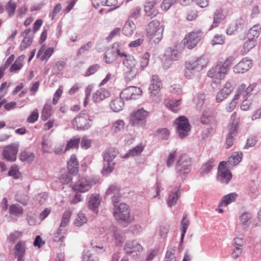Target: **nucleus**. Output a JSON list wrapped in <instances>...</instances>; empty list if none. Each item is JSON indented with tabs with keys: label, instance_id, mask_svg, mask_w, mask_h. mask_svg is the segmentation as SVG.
Listing matches in <instances>:
<instances>
[{
	"label": "nucleus",
	"instance_id": "a211bd4d",
	"mask_svg": "<svg viewBox=\"0 0 261 261\" xmlns=\"http://www.w3.org/2000/svg\"><path fill=\"white\" fill-rule=\"evenodd\" d=\"M200 37L198 33L191 32L186 36L184 40L185 45L189 49L194 48L200 41Z\"/></svg>",
	"mask_w": 261,
	"mask_h": 261
},
{
	"label": "nucleus",
	"instance_id": "bf43d9fd",
	"mask_svg": "<svg viewBox=\"0 0 261 261\" xmlns=\"http://www.w3.org/2000/svg\"><path fill=\"white\" fill-rule=\"evenodd\" d=\"M177 1V0H164L162 4L161 7L164 10H168L173 5L175 4ZM178 2L179 3V0H178Z\"/></svg>",
	"mask_w": 261,
	"mask_h": 261
},
{
	"label": "nucleus",
	"instance_id": "6e6552de",
	"mask_svg": "<svg viewBox=\"0 0 261 261\" xmlns=\"http://www.w3.org/2000/svg\"><path fill=\"white\" fill-rule=\"evenodd\" d=\"M118 46H119L118 42H115L113 44L112 48H116L114 51L116 52L117 56L124 58L123 60V65L127 69L137 68V61L135 59L134 57L130 55L126 54L124 53H121L120 49L117 48Z\"/></svg>",
	"mask_w": 261,
	"mask_h": 261
},
{
	"label": "nucleus",
	"instance_id": "6ab92c4d",
	"mask_svg": "<svg viewBox=\"0 0 261 261\" xmlns=\"http://www.w3.org/2000/svg\"><path fill=\"white\" fill-rule=\"evenodd\" d=\"M3 158L7 161L13 162L16 159V145L7 146L3 151Z\"/></svg>",
	"mask_w": 261,
	"mask_h": 261
},
{
	"label": "nucleus",
	"instance_id": "e433bc0d",
	"mask_svg": "<svg viewBox=\"0 0 261 261\" xmlns=\"http://www.w3.org/2000/svg\"><path fill=\"white\" fill-rule=\"evenodd\" d=\"M214 166V160H209L205 164H203L200 169V175L203 176L208 174Z\"/></svg>",
	"mask_w": 261,
	"mask_h": 261
},
{
	"label": "nucleus",
	"instance_id": "864d4df0",
	"mask_svg": "<svg viewBox=\"0 0 261 261\" xmlns=\"http://www.w3.org/2000/svg\"><path fill=\"white\" fill-rule=\"evenodd\" d=\"M48 198V195L46 193H40L35 196V201L40 204H43Z\"/></svg>",
	"mask_w": 261,
	"mask_h": 261
},
{
	"label": "nucleus",
	"instance_id": "7ed1b4c3",
	"mask_svg": "<svg viewBox=\"0 0 261 261\" xmlns=\"http://www.w3.org/2000/svg\"><path fill=\"white\" fill-rule=\"evenodd\" d=\"M91 119L87 111H82L71 121L73 128L77 130H85L91 126Z\"/></svg>",
	"mask_w": 261,
	"mask_h": 261
},
{
	"label": "nucleus",
	"instance_id": "cd10ccee",
	"mask_svg": "<svg viewBox=\"0 0 261 261\" xmlns=\"http://www.w3.org/2000/svg\"><path fill=\"white\" fill-rule=\"evenodd\" d=\"M124 103L122 96L117 97L114 98L110 104L112 110L114 112H119L122 109Z\"/></svg>",
	"mask_w": 261,
	"mask_h": 261
},
{
	"label": "nucleus",
	"instance_id": "5701e85b",
	"mask_svg": "<svg viewBox=\"0 0 261 261\" xmlns=\"http://www.w3.org/2000/svg\"><path fill=\"white\" fill-rule=\"evenodd\" d=\"M225 18V15L223 13V9L222 8H219L216 10L214 14V21L210 30L217 27L220 23L222 20Z\"/></svg>",
	"mask_w": 261,
	"mask_h": 261
},
{
	"label": "nucleus",
	"instance_id": "3c124183",
	"mask_svg": "<svg viewBox=\"0 0 261 261\" xmlns=\"http://www.w3.org/2000/svg\"><path fill=\"white\" fill-rule=\"evenodd\" d=\"M250 213L245 212L242 214L240 217V220L241 224L244 226H248V222L251 219Z\"/></svg>",
	"mask_w": 261,
	"mask_h": 261
},
{
	"label": "nucleus",
	"instance_id": "774afa93",
	"mask_svg": "<svg viewBox=\"0 0 261 261\" xmlns=\"http://www.w3.org/2000/svg\"><path fill=\"white\" fill-rule=\"evenodd\" d=\"M256 139L254 137H250L247 139L246 143L244 146L245 149H248L249 147L255 146L256 143Z\"/></svg>",
	"mask_w": 261,
	"mask_h": 261
},
{
	"label": "nucleus",
	"instance_id": "1a4fd4ad",
	"mask_svg": "<svg viewBox=\"0 0 261 261\" xmlns=\"http://www.w3.org/2000/svg\"><path fill=\"white\" fill-rule=\"evenodd\" d=\"M115 155L109 150H106L103 154V166L101 173L103 175H108L114 169V163H112L115 159Z\"/></svg>",
	"mask_w": 261,
	"mask_h": 261
},
{
	"label": "nucleus",
	"instance_id": "0eeeda50",
	"mask_svg": "<svg viewBox=\"0 0 261 261\" xmlns=\"http://www.w3.org/2000/svg\"><path fill=\"white\" fill-rule=\"evenodd\" d=\"M113 214L116 219L120 223L122 222L129 223L130 222L131 218L130 214V210L128 206L124 203H121L118 206L115 207Z\"/></svg>",
	"mask_w": 261,
	"mask_h": 261
},
{
	"label": "nucleus",
	"instance_id": "423d86ee",
	"mask_svg": "<svg viewBox=\"0 0 261 261\" xmlns=\"http://www.w3.org/2000/svg\"><path fill=\"white\" fill-rule=\"evenodd\" d=\"M176 125V132L180 138L182 139L189 135L191 130V125L188 118L184 116H180L174 121Z\"/></svg>",
	"mask_w": 261,
	"mask_h": 261
},
{
	"label": "nucleus",
	"instance_id": "e2e57ef3",
	"mask_svg": "<svg viewBox=\"0 0 261 261\" xmlns=\"http://www.w3.org/2000/svg\"><path fill=\"white\" fill-rule=\"evenodd\" d=\"M256 44L255 40L248 39L244 43V48L245 50L249 51L254 47Z\"/></svg>",
	"mask_w": 261,
	"mask_h": 261
},
{
	"label": "nucleus",
	"instance_id": "72a5a7b5",
	"mask_svg": "<svg viewBox=\"0 0 261 261\" xmlns=\"http://www.w3.org/2000/svg\"><path fill=\"white\" fill-rule=\"evenodd\" d=\"M71 214L69 212H65L62 218L61 222L60 223V227L58 230L57 233L60 234L63 233L65 230L63 229L68 224L70 219Z\"/></svg>",
	"mask_w": 261,
	"mask_h": 261
},
{
	"label": "nucleus",
	"instance_id": "680f3d73",
	"mask_svg": "<svg viewBox=\"0 0 261 261\" xmlns=\"http://www.w3.org/2000/svg\"><path fill=\"white\" fill-rule=\"evenodd\" d=\"M174 253V249H171L170 250H168L165 255V261H176V257Z\"/></svg>",
	"mask_w": 261,
	"mask_h": 261
},
{
	"label": "nucleus",
	"instance_id": "ddd939ff",
	"mask_svg": "<svg viewBox=\"0 0 261 261\" xmlns=\"http://www.w3.org/2000/svg\"><path fill=\"white\" fill-rule=\"evenodd\" d=\"M142 90L139 87L129 86L124 89L120 93V96L125 100L136 99L141 95Z\"/></svg>",
	"mask_w": 261,
	"mask_h": 261
},
{
	"label": "nucleus",
	"instance_id": "37998d69",
	"mask_svg": "<svg viewBox=\"0 0 261 261\" xmlns=\"http://www.w3.org/2000/svg\"><path fill=\"white\" fill-rule=\"evenodd\" d=\"M80 141V138L76 137H73L67 142L65 150H69L70 148H78Z\"/></svg>",
	"mask_w": 261,
	"mask_h": 261
},
{
	"label": "nucleus",
	"instance_id": "603ef678",
	"mask_svg": "<svg viewBox=\"0 0 261 261\" xmlns=\"http://www.w3.org/2000/svg\"><path fill=\"white\" fill-rule=\"evenodd\" d=\"M99 68V65L97 64L90 66L84 73V76H89L94 74Z\"/></svg>",
	"mask_w": 261,
	"mask_h": 261
},
{
	"label": "nucleus",
	"instance_id": "412c9836",
	"mask_svg": "<svg viewBox=\"0 0 261 261\" xmlns=\"http://www.w3.org/2000/svg\"><path fill=\"white\" fill-rule=\"evenodd\" d=\"M251 65L250 60L244 58L234 67L233 71L237 73H244L250 69Z\"/></svg>",
	"mask_w": 261,
	"mask_h": 261
},
{
	"label": "nucleus",
	"instance_id": "393cba45",
	"mask_svg": "<svg viewBox=\"0 0 261 261\" xmlns=\"http://www.w3.org/2000/svg\"><path fill=\"white\" fill-rule=\"evenodd\" d=\"M110 95V93L107 89L100 88L93 94L92 98L94 102H97L109 97Z\"/></svg>",
	"mask_w": 261,
	"mask_h": 261
},
{
	"label": "nucleus",
	"instance_id": "f3484780",
	"mask_svg": "<svg viewBox=\"0 0 261 261\" xmlns=\"http://www.w3.org/2000/svg\"><path fill=\"white\" fill-rule=\"evenodd\" d=\"M233 89L232 84L230 82H227L223 88L218 92L216 97V102H221L231 93Z\"/></svg>",
	"mask_w": 261,
	"mask_h": 261
},
{
	"label": "nucleus",
	"instance_id": "9b49d317",
	"mask_svg": "<svg viewBox=\"0 0 261 261\" xmlns=\"http://www.w3.org/2000/svg\"><path fill=\"white\" fill-rule=\"evenodd\" d=\"M207 59L204 57H201L194 61L186 62V68L188 70H193L196 72L200 71L207 64Z\"/></svg>",
	"mask_w": 261,
	"mask_h": 261
},
{
	"label": "nucleus",
	"instance_id": "09e8293b",
	"mask_svg": "<svg viewBox=\"0 0 261 261\" xmlns=\"http://www.w3.org/2000/svg\"><path fill=\"white\" fill-rule=\"evenodd\" d=\"M149 54L147 52L145 53L142 57L140 67V71L143 70L148 65L149 62Z\"/></svg>",
	"mask_w": 261,
	"mask_h": 261
},
{
	"label": "nucleus",
	"instance_id": "39448f33",
	"mask_svg": "<svg viewBox=\"0 0 261 261\" xmlns=\"http://www.w3.org/2000/svg\"><path fill=\"white\" fill-rule=\"evenodd\" d=\"M160 24L159 20L154 19L147 24L145 30L147 36L151 38L155 37L158 42L162 39L164 32V27Z\"/></svg>",
	"mask_w": 261,
	"mask_h": 261
},
{
	"label": "nucleus",
	"instance_id": "aec40b11",
	"mask_svg": "<svg viewBox=\"0 0 261 261\" xmlns=\"http://www.w3.org/2000/svg\"><path fill=\"white\" fill-rule=\"evenodd\" d=\"M91 182L85 178L80 179L78 182L73 186L72 189L74 191L84 193L91 188Z\"/></svg>",
	"mask_w": 261,
	"mask_h": 261
},
{
	"label": "nucleus",
	"instance_id": "b1692460",
	"mask_svg": "<svg viewBox=\"0 0 261 261\" xmlns=\"http://www.w3.org/2000/svg\"><path fill=\"white\" fill-rule=\"evenodd\" d=\"M100 203V199L98 195L92 194L88 201V207L97 214L98 206Z\"/></svg>",
	"mask_w": 261,
	"mask_h": 261
},
{
	"label": "nucleus",
	"instance_id": "f03ea898",
	"mask_svg": "<svg viewBox=\"0 0 261 261\" xmlns=\"http://www.w3.org/2000/svg\"><path fill=\"white\" fill-rule=\"evenodd\" d=\"M149 114V112L143 108L134 111L129 115V124L133 127L144 128L146 125Z\"/></svg>",
	"mask_w": 261,
	"mask_h": 261
},
{
	"label": "nucleus",
	"instance_id": "c756f323",
	"mask_svg": "<svg viewBox=\"0 0 261 261\" xmlns=\"http://www.w3.org/2000/svg\"><path fill=\"white\" fill-rule=\"evenodd\" d=\"M232 178V174L229 170L218 172L217 179L222 183L227 184Z\"/></svg>",
	"mask_w": 261,
	"mask_h": 261
},
{
	"label": "nucleus",
	"instance_id": "c85d7f7f",
	"mask_svg": "<svg viewBox=\"0 0 261 261\" xmlns=\"http://www.w3.org/2000/svg\"><path fill=\"white\" fill-rule=\"evenodd\" d=\"M113 239L116 246H120L125 241V238L121 230L116 229L113 232Z\"/></svg>",
	"mask_w": 261,
	"mask_h": 261
},
{
	"label": "nucleus",
	"instance_id": "338daca9",
	"mask_svg": "<svg viewBox=\"0 0 261 261\" xmlns=\"http://www.w3.org/2000/svg\"><path fill=\"white\" fill-rule=\"evenodd\" d=\"M156 4V2L155 0L146 2L144 5V10L148 11L151 9H156L154 7Z\"/></svg>",
	"mask_w": 261,
	"mask_h": 261
},
{
	"label": "nucleus",
	"instance_id": "2eb2a0df",
	"mask_svg": "<svg viewBox=\"0 0 261 261\" xmlns=\"http://www.w3.org/2000/svg\"><path fill=\"white\" fill-rule=\"evenodd\" d=\"M143 249L142 245L136 240L127 241L124 247V250L128 255L136 252V255H138L137 252L140 253Z\"/></svg>",
	"mask_w": 261,
	"mask_h": 261
},
{
	"label": "nucleus",
	"instance_id": "5fc2aeb1",
	"mask_svg": "<svg viewBox=\"0 0 261 261\" xmlns=\"http://www.w3.org/2000/svg\"><path fill=\"white\" fill-rule=\"evenodd\" d=\"M72 174L70 173L62 174L59 178L60 181L63 185L68 184L72 180Z\"/></svg>",
	"mask_w": 261,
	"mask_h": 261
},
{
	"label": "nucleus",
	"instance_id": "052dcab7",
	"mask_svg": "<svg viewBox=\"0 0 261 261\" xmlns=\"http://www.w3.org/2000/svg\"><path fill=\"white\" fill-rule=\"evenodd\" d=\"M38 117L39 113L38 110L35 109L32 112L31 114L28 117L27 119V122L33 123L38 120Z\"/></svg>",
	"mask_w": 261,
	"mask_h": 261
},
{
	"label": "nucleus",
	"instance_id": "a19ab883",
	"mask_svg": "<svg viewBox=\"0 0 261 261\" xmlns=\"http://www.w3.org/2000/svg\"><path fill=\"white\" fill-rule=\"evenodd\" d=\"M16 8V2L15 0H10L5 6V10L9 16L14 15Z\"/></svg>",
	"mask_w": 261,
	"mask_h": 261
},
{
	"label": "nucleus",
	"instance_id": "69168bd1",
	"mask_svg": "<svg viewBox=\"0 0 261 261\" xmlns=\"http://www.w3.org/2000/svg\"><path fill=\"white\" fill-rule=\"evenodd\" d=\"M224 42V38L222 35H216L212 41V44L213 45L222 44Z\"/></svg>",
	"mask_w": 261,
	"mask_h": 261
},
{
	"label": "nucleus",
	"instance_id": "f704fd0d",
	"mask_svg": "<svg viewBox=\"0 0 261 261\" xmlns=\"http://www.w3.org/2000/svg\"><path fill=\"white\" fill-rule=\"evenodd\" d=\"M190 222L187 219V215H185L183 216L182 219L181 221V236H180V245L183 243L184 239L188 227L189 225Z\"/></svg>",
	"mask_w": 261,
	"mask_h": 261
},
{
	"label": "nucleus",
	"instance_id": "2f4dec72",
	"mask_svg": "<svg viewBox=\"0 0 261 261\" xmlns=\"http://www.w3.org/2000/svg\"><path fill=\"white\" fill-rule=\"evenodd\" d=\"M261 31V28L258 25H254L250 29L247 34V37L248 39L255 40L258 38L259 36Z\"/></svg>",
	"mask_w": 261,
	"mask_h": 261
},
{
	"label": "nucleus",
	"instance_id": "473e14b6",
	"mask_svg": "<svg viewBox=\"0 0 261 261\" xmlns=\"http://www.w3.org/2000/svg\"><path fill=\"white\" fill-rule=\"evenodd\" d=\"M237 196L238 195L236 193H230L224 196L219 203V206L228 205L236 200Z\"/></svg>",
	"mask_w": 261,
	"mask_h": 261
},
{
	"label": "nucleus",
	"instance_id": "58836bf2",
	"mask_svg": "<svg viewBox=\"0 0 261 261\" xmlns=\"http://www.w3.org/2000/svg\"><path fill=\"white\" fill-rule=\"evenodd\" d=\"M180 193L179 190L172 192L170 193L167 201L168 205L169 207H171L176 204L177 200L179 197Z\"/></svg>",
	"mask_w": 261,
	"mask_h": 261
},
{
	"label": "nucleus",
	"instance_id": "4c0bfd02",
	"mask_svg": "<svg viewBox=\"0 0 261 261\" xmlns=\"http://www.w3.org/2000/svg\"><path fill=\"white\" fill-rule=\"evenodd\" d=\"M242 153L239 154L238 152L232 153L227 161L229 166H234L238 164L242 160Z\"/></svg>",
	"mask_w": 261,
	"mask_h": 261
},
{
	"label": "nucleus",
	"instance_id": "4d7b16f0",
	"mask_svg": "<svg viewBox=\"0 0 261 261\" xmlns=\"http://www.w3.org/2000/svg\"><path fill=\"white\" fill-rule=\"evenodd\" d=\"M87 218L83 214H80L74 221V225L76 226H81L86 223Z\"/></svg>",
	"mask_w": 261,
	"mask_h": 261
},
{
	"label": "nucleus",
	"instance_id": "6e6d98bb",
	"mask_svg": "<svg viewBox=\"0 0 261 261\" xmlns=\"http://www.w3.org/2000/svg\"><path fill=\"white\" fill-rule=\"evenodd\" d=\"M65 64L66 63L64 61H60L57 62L53 69L54 73L59 74L60 71L64 69Z\"/></svg>",
	"mask_w": 261,
	"mask_h": 261
},
{
	"label": "nucleus",
	"instance_id": "a18cd8bd",
	"mask_svg": "<svg viewBox=\"0 0 261 261\" xmlns=\"http://www.w3.org/2000/svg\"><path fill=\"white\" fill-rule=\"evenodd\" d=\"M51 116V107L48 104H45L42 111L41 118L43 121L47 120Z\"/></svg>",
	"mask_w": 261,
	"mask_h": 261
},
{
	"label": "nucleus",
	"instance_id": "c03bdc74",
	"mask_svg": "<svg viewBox=\"0 0 261 261\" xmlns=\"http://www.w3.org/2000/svg\"><path fill=\"white\" fill-rule=\"evenodd\" d=\"M143 150V147L142 146H137L132 149L129 150L124 156V158H127L129 156H134L140 154Z\"/></svg>",
	"mask_w": 261,
	"mask_h": 261
},
{
	"label": "nucleus",
	"instance_id": "f257e3e1",
	"mask_svg": "<svg viewBox=\"0 0 261 261\" xmlns=\"http://www.w3.org/2000/svg\"><path fill=\"white\" fill-rule=\"evenodd\" d=\"M233 60L234 58L232 57H229L224 63H218L215 67L208 71L207 76L218 80L215 81L216 83H219L227 73L228 68L232 64Z\"/></svg>",
	"mask_w": 261,
	"mask_h": 261
},
{
	"label": "nucleus",
	"instance_id": "7c9ffc66",
	"mask_svg": "<svg viewBox=\"0 0 261 261\" xmlns=\"http://www.w3.org/2000/svg\"><path fill=\"white\" fill-rule=\"evenodd\" d=\"M136 29V25L132 20H128L122 28V33L126 36H130L132 35Z\"/></svg>",
	"mask_w": 261,
	"mask_h": 261
},
{
	"label": "nucleus",
	"instance_id": "f8f14e48",
	"mask_svg": "<svg viewBox=\"0 0 261 261\" xmlns=\"http://www.w3.org/2000/svg\"><path fill=\"white\" fill-rule=\"evenodd\" d=\"M179 57L180 54L177 49L171 47L166 48L164 54L165 62L164 63V68L166 69L169 68L171 65L170 62L177 61Z\"/></svg>",
	"mask_w": 261,
	"mask_h": 261
},
{
	"label": "nucleus",
	"instance_id": "49530a36",
	"mask_svg": "<svg viewBox=\"0 0 261 261\" xmlns=\"http://www.w3.org/2000/svg\"><path fill=\"white\" fill-rule=\"evenodd\" d=\"M155 135L160 139L167 140L170 135V132L166 128H161L157 129Z\"/></svg>",
	"mask_w": 261,
	"mask_h": 261
},
{
	"label": "nucleus",
	"instance_id": "4be33fe9",
	"mask_svg": "<svg viewBox=\"0 0 261 261\" xmlns=\"http://www.w3.org/2000/svg\"><path fill=\"white\" fill-rule=\"evenodd\" d=\"M10 254L16 258V231L11 232L7 239Z\"/></svg>",
	"mask_w": 261,
	"mask_h": 261
},
{
	"label": "nucleus",
	"instance_id": "13d9d810",
	"mask_svg": "<svg viewBox=\"0 0 261 261\" xmlns=\"http://www.w3.org/2000/svg\"><path fill=\"white\" fill-rule=\"evenodd\" d=\"M81 147L84 149H87L90 147L91 144V140L87 138L86 137H83L80 142Z\"/></svg>",
	"mask_w": 261,
	"mask_h": 261
},
{
	"label": "nucleus",
	"instance_id": "de8ad7c7",
	"mask_svg": "<svg viewBox=\"0 0 261 261\" xmlns=\"http://www.w3.org/2000/svg\"><path fill=\"white\" fill-rule=\"evenodd\" d=\"M124 127V122L123 120H118L115 123L113 124L112 126V130L115 133L122 129Z\"/></svg>",
	"mask_w": 261,
	"mask_h": 261
},
{
	"label": "nucleus",
	"instance_id": "a878e982",
	"mask_svg": "<svg viewBox=\"0 0 261 261\" xmlns=\"http://www.w3.org/2000/svg\"><path fill=\"white\" fill-rule=\"evenodd\" d=\"M246 88V84H241L237 89V93L234 95L233 99L229 103L228 111L229 112L232 111L236 107V104L238 103V100L242 94V92L244 91Z\"/></svg>",
	"mask_w": 261,
	"mask_h": 261
},
{
	"label": "nucleus",
	"instance_id": "c9c22d12",
	"mask_svg": "<svg viewBox=\"0 0 261 261\" xmlns=\"http://www.w3.org/2000/svg\"><path fill=\"white\" fill-rule=\"evenodd\" d=\"M138 68H128V70L124 73V80L127 83L134 80L139 72Z\"/></svg>",
	"mask_w": 261,
	"mask_h": 261
},
{
	"label": "nucleus",
	"instance_id": "79ce46f5",
	"mask_svg": "<svg viewBox=\"0 0 261 261\" xmlns=\"http://www.w3.org/2000/svg\"><path fill=\"white\" fill-rule=\"evenodd\" d=\"M25 242L22 241L17 242V258H23L25 255Z\"/></svg>",
	"mask_w": 261,
	"mask_h": 261
},
{
	"label": "nucleus",
	"instance_id": "4468645a",
	"mask_svg": "<svg viewBox=\"0 0 261 261\" xmlns=\"http://www.w3.org/2000/svg\"><path fill=\"white\" fill-rule=\"evenodd\" d=\"M238 128V122H235L234 120L232 122L229 123L228 125V132L226 136L225 143L226 145V148H229L233 144L234 137L237 134V129Z\"/></svg>",
	"mask_w": 261,
	"mask_h": 261
},
{
	"label": "nucleus",
	"instance_id": "0e129e2a",
	"mask_svg": "<svg viewBox=\"0 0 261 261\" xmlns=\"http://www.w3.org/2000/svg\"><path fill=\"white\" fill-rule=\"evenodd\" d=\"M54 51L53 47H49L45 50L43 55L41 57L40 59L41 61L46 60V61L50 58Z\"/></svg>",
	"mask_w": 261,
	"mask_h": 261
},
{
	"label": "nucleus",
	"instance_id": "9d476101",
	"mask_svg": "<svg viewBox=\"0 0 261 261\" xmlns=\"http://www.w3.org/2000/svg\"><path fill=\"white\" fill-rule=\"evenodd\" d=\"M105 196L107 198L110 197L112 199L114 206L117 207L121 197L120 187L116 184L110 185L106 192Z\"/></svg>",
	"mask_w": 261,
	"mask_h": 261
},
{
	"label": "nucleus",
	"instance_id": "dca6fc26",
	"mask_svg": "<svg viewBox=\"0 0 261 261\" xmlns=\"http://www.w3.org/2000/svg\"><path fill=\"white\" fill-rule=\"evenodd\" d=\"M162 85V82L161 80H160L159 76L156 75H152L151 84L149 87L150 96L152 98H153L154 97L158 96Z\"/></svg>",
	"mask_w": 261,
	"mask_h": 261
},
{
	"label": "nucleus",
	"instance_id": "bb28decb",
	"mask_svg": "<svg viewBox=\"0 0 261 261\" xmlns=\"http://www.w3.org/2000/svg\"><path fill=\"white\" fill-rule=\"evenodd\" d=\"M214 116L209 110H204L200 118L201 123L203 124H209L214 121Z\"/></svg>",
	"mask_w": 261,
	"mask_h": 261
},
{
	"label": "nucleus",
	"instance_id": "8fccbe9b",
	"mask_svg": "<svg viewBox=\"0 0 261 261\" xmlns=\"http://www.w3.org/2000/svg\"><path fill=\"white\" fill-rule=\"evenodd\" d=\"M83 261H98L96 256L92 255L89 251H84L83 254Z\"/></svg>",
	"mask_w": 261,
	"mask_h": 261
},
{
	"label": "nucleus",
	"instance_id": "ea45409f",
	"mask_svg": "<svg viewBox=\"0 0 261 261\" xmlns=\"http://www.w3.org/2000/svg\"><path fill=\"white\" fill-rule=\"evenodd\" d=\"M35 159L34 154L30 151H24L19 155V159L22 162L30 163Z\"/></svg>",
	"mask_w": 261,
	"mask_h": 261
},
{
	"label": "nucleus",
	"instance_id": "20e7f679",
	"mask_svg": "<svg viewBox=\"0 0 261 261\" xmlns=\"http://www.w3.org/2000/svg\"><path fill=\"white\" fill-rule=\"evenodd\" d=\"M191 158L186 154L180 155L176 162L175 170L178 176H181L182 180H184L187 175L191 171Z\"/></svg>",
	"mask_w": 261,
	"mask_h": 261
}]
</instances>
